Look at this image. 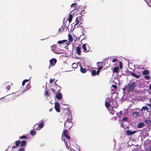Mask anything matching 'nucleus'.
Returning a JSON list of instances; mask_svg holds the SVG:
<instances>
[{
	"mask_svg": "<svg viewBox=\"0 0 151 151\" xmlns=\"http://www.w3.org/2000/svg\"><path fill=\"white\" fill-rule=\"evenodd\" d=\"M137 84L136 82L130 81V82L129 83L128 85L129 89L130 91L132 92L134 91L135 89V88Z\"/></svg>",
	"mask_w": 151,
	"mask_h": 151,
	"instance_id": "1",
	"label": "nucleus"
},
{
	"mask_svg": "<svg viewBox=\"0 0 151 151\" xmlns=\"http://www.w3.org/2000/svg\"><path fill=\"white\" fill-rule=\"evenodd\" d=\"M51 49L56 54H60L61 53L60 49L56 47L55 45H53L51 46Z\"/></svg>",
	"mask_w": 151,
	"mask_h": 151,
	"instance_id": "2",
	"label": "nucleus"
},
{
	"mask_svg": "<svg viewBox=\"0 0 151 151\" xmlns=\"http://www.w3.org/2000/svg\"><path fill=\"white\" fill-rule=\"evenodd\" d=\"M82 48L83 51L85 52H87L90 49L88 45L87 44H84L82 46Z\"/></svg>",
	"mask_w": 151,
	"mask_h": 151,
	"instance_id": "3",
	"label": "nucleus"
},
{
	"mask_svg": "<svg viewBox=\"0 0 151 151\" xmlns=\"http://www.w3.org/2000/svg\"><path fill=\"white\" fill-rule=\"evenodd\" d=\"M50 65H49V68L50 69L51 67L54 66L57 62V60L55 58H52L50 60Z\"/></svg>",
	"mask_w": 151,
	"mask_h": 151,
	"instance_id": "4",
	"label": "nucleus"
},
{
	"mask_svg": "<svg viewBox=\"0 0 151 151\" xmlns=\"http://www.w3.org/2000/svg\"><path fill=\"white\" fill-rule=\"evenodd\" d=\"M64 127L67 129H70L71 127V123L67 120L64 124Z\"/></svg>",
	"mask_w": 151,
	"mask_h": 151,
	"instance_id": "5",
	"label": "nucleus"
},
{
	"mask_svg": "<svg viewBox=\"0 0 151 151\" xmlns=\"http://www.w3.org/2000/svg\"><path fill=\"white\" fill-rule=\"evenodd\" d=\"M55 108L56 111L58 112H60V110L59 107H60V105L59 103L58 102H55Z\"/></svg>",
	"mask_w": 151,
	"mask_h": 151,
	"instance_id": "6",
	"label": "nucleus"
},
{
	"mask_svg": "<svg viewBox=\"0 0 151 151\" xmlns=\"http://www.w3.org/2000/svg\"><path fill=\"white\" fill-rule=\"evenodd\" d=\"M82 18L81 16L78 17L76 18L75 22L76 23L74 25V26H75L79 23V21Z\"/></svg>",
	"mask_w": 151,
	"mask_h": 151,
	"instance_id": "7",
	"label": "nucleus"
},
{
	"mask_svg": "<svg viewBox=\"0 0 151 151\" xmlns=\"http://www.w3.org/2000/svg\"><path fill=\"white\" fill-rule=\"evenodd\" d=\"M136 132V131H131L129 130H127L126 131V134L128 135H131L133 134Z\"/></svg>",
	"mask_w": 151,
	"mask_h": 151,
	"instance_id": "8",
	"label": "nucleus"
},
{
	"mask_svg": "<svg viewBox=\"0 0 151 151\" xmlns=\"http://www.w3.org/2000/svg\"><path fill=\"white\" fill-rule=\"evenodd\" d=\"M128 71L129 73H131V75L136 78H138L140 77V76L139 75H137L134 73L132 72L131 71Z\"/></svg>",
	"mask_w": 151,
	"mask_h": 151,
	"instance_id": "9",
	"label": "nucleus"
},
{
	"mask_svg": "<svg viewBox=\"0 0 151 151\" xmlns=\"http://www.w3.org/2000/svg\"><path fill=\"white\" fill-rule=\"evenodd\" d=\"M70 6L71 7H74L75 9H78V7H81V9L82 8V7L81 6H79V7H78V6H77V4L76 3H73Z\"/></svg>",
	"mask_w": 151,
	"mask_h": 151,
	"instance_id": "10",
	"label": "nucleus"
},
{
	"mask_svg": "<svg viewBox=\"0 0 151 151\" xmlns=\"http://www.w3.org/2000/svg\"><path fill=\"white\" fill-rule=\"evenodd\" d=\"M132 115L135 117H137L139 116H140V114L139 112H137L136 111L132 113Z\"/></svg>",
	"mask_w": 151,
	"mask_h": 151,
	"instance_id": "11",
	"label": "nucleus"
},
{
	"mask_svg": "<svg viewBox=\"0 0 151 151\" xmlns=\"http://www.w3.org/2000/svg\"><path fill=\"white\" fill-rule=\"evenodd\" d=\"M21 142L19 141H17L15 142V145L16 146H14L12 147V148H16L17 147V146H19L20 143Z\"/></svg>",
	"mask_w": 151,
	"mask_h": 151,
	"instance_id": "12",
	"label": "nucleus"
},
{
	"mask_svg": "<svg viewBox=\"0 0 151 151\" xmlns=\"http://www.w3.org/2000/svg\"><path fill=\"white\" fill-rule=\"evenodd\" d=\"M76 53L77 55H81V48L79 47H78L76 48Z\"/></svg>",
	"mask_w": 151,
	"mask_h": 151,
	"instance_id": "13",
	"label": "nucleus"
},
{
	"mask_svg": "<svg viewBox=\"0 0 151 151\" xmlns=\"http://www.w3.org/2000/svg\"><path fill=\"white\" fill-rule=\"evenodd\" d=\"M145 124L143 122H141L139 123L137 126V127L139 128H141L144 126Z\"/></svg>",
	"mask_w": 151,
	"mask_h": 151,
	"instance_id": "14",
	"label": "nucleus"
},
{
	"mask_svg": "<svg viewBox=\"0 0 151 151\" xmlns=\"http://www.w3.org/2000/svg\"><path fill=\"white\" fill-rule=\"evenodd\" d=\"M56 97L57 99H60L62 98V94L61 93H58L56 94Z\"/></svg>",
	"mask_w": 151,
	"mask_h": 151,
	"instance_id": "15",
	"label": "nucleus"
},
{
	"mask_svg": "<svg viewBox=\"0 0 151 151\" xmlns=\"http://www.w3.org/2000/svg\"><path fill=\"white\" fill-rule=\"evenodd\" d=\"M80 71L82 73H85L86 72V70L85 68H83L81 65H80Z\"/></svg>",
	"mask_w": 151,
	"mask_h": 151,
	"instance_id": "16",
	"label": "nucleus"
},
{
	"mask_svg": "<svg viewBox=\"0 0 151 151\" xmlns=\"http://www.w3.org/2000/svg\"><path fill=\"white\" fill-rule=\"evenodd\" d=\"M119 68L118 67H115L113 69V73H118V71L119 70Z\"/></svg>",
	"mask_w": 151,
	"mask_h": 151,
	"instance_id": "17",
	"label": "nucleus"
},
{
	"mask_svg": "<svg viewBox=\"0 0 151 151\" xmlns=\"http://www.w3.org/2000/svg\"><path fill=\"white\" fill-rule=\"evenodd\" d=\"M68 38L69 42H71L73 41V38L72 36L70 34H68Z\"/></svg>",
	"mask_w": 151,
	"mask_h": 151,
	"instance_id": "18",
	"label": "nucleus"
},
{
	"mask_svg": "<svg viewBox=\"0 0 151 151\" xmlns=\"http://www.w3.org/2000/svg\"><path fill=\"white\" fill-rule=\"evenodd\" d=\"M33 129L35 130H39L40 129H39L37 124H35L33 126Z\"/></svg>",
	"mask_w": 151,
	"mask_h": 151,
	"instance_id": "19",
	"label": "nucleus"
},
{
	"mask_svg": "<svg viewBox=\"0 0 151 151\" xmlns=\"http://www.w3.org/2000/svg\"><path fill=\"white\" fill-rule=\"evenodd\" d=\"M145 123L146 124H147L149 126L151 125V121L148 119L145 120Z\"/></svg>",
	"mask_w": 151,
	"mask_h": 151,
	"instance_id": "20",
	"label": "nucleus"
},
{
	"mask_svg": "<svg viewBox=\"0 0 151 151\" xmlns=\"http://www.w3.org/2000/svg\"><path fill=\"white\" fill-rule=\"evenodd\" d=\"M78 66V65L76 63H73L72 65V67L73 68H76Z\"/></svg>",
	"mask_w": 151,
	"mask_h": 151,
	"instance_id": "21",
	"label": "nucleus"
},
{
	"mask_svg": "<svg viewBox=\"0 0 151 151\" xmlns=\"http://www.w3.org/2000/svg\"><path fill=\"white\" fill-rule=\"evenodd\" d=\"M149 71L148 70H145L143 72L142 74L143 75H146L149 74Z\"/></svg>",
	"mask_w": 151,
	"mask_h": 151,
	"instance_id": "22",
	"label": "nucleus"
},
{
	"mask_svg": "<svg viewBox=\"0 0 151 151\" xmlns=\"http://www.w3.org/2000/svg\"><path fill=\"white\" fill-rule=\"evenodd\" d=\"M21 143V147L24 146L26 144V142L25 140L22 141Z\"/></svg>",
	"mask_w": 151,
	"mask_h": 151,
	"instance_id": "23",
	"label": "nucleus"
},
{
	"mask_svg": "<svg viewBox=\"0 0 151 151\" xmlns=\"http://www.w3.org/2000/svg\"><path fill=\"white\" fill-rule=\"evenodd\" d=\"M73 19V17L71 14L69 15V18L68 19L69 22L70 23L72 21Z\"/></svg>",
	"mask_w": 151,
	"mask_h": 151,
	"instance_id": "24",
	"label": "nucleus"
},
{
	"mask_svg": "<svg viewBox=\"0 0 151 151\" xmlns=\"http://www.w3.org/2000/svg\"><path fill=\"white\" fill-rule=\"evenodd\" d=\"M91 74L92 76H94L97 75L96 70H92L91 72Z\"/></svg>",
	"mask_w": 151,
	"mask_h": 151,
	"instance_id": "25",
	"label": "nucleus"
},
{
	"mask_svg": "<svg viewBox=\"0 0 151 151\" xmlns=\"http://www.w3.org/2000/svg\"><path fill=\"white\" fill-rule=\"evenodd\" d=\"M44 124L43 123H41L38 124V128L39 129H40L42 128Z\"/></svg>",
	"mask_w": 151,
	"mask_h": 151,
	"instance_id": "26",
	"label": "nucleus"
},
{
	"mask_svg": "<svg viewBox=\"0 0 151 151\" xmlns=\"http://www.w3.org/2000/svg\"><path fill=\"white\" fill-rule=\"evenodd\" d=\"M67 40H63L62 41H59L58 42V43L59 44H62L63 43L66 42Z\"/></svg>",
	"mask_w": 151,
	"mask_h": 151,
	"instance_id": "27",
	"label": "nucleus"
},
{
	"mask_svg": "<svg viewBox=\"0 0 151 151\" xmlns=\"http://www.w3.org/2000/svg\"><path fill=\"white\" fill-rule=\"evenodd\" d=\"M30 133L32 135H35L36 134V132L34 130H31Z\"/></svg>",
	"mask_w": 151,
	"mask_h": 151,
	"instance_id": "28",
	"label": "nucleus"
},
{
	"mask_svg": "<svg viewBox=\"0 0 151 151\" xmlns=\"http://www.w3.org/2000/svg\"><path fill=\"white\" fill-rule=\"evenodd\" d=\"M31 86L30 84L29 83H28L26 86V88L27 89H29L30 88Z\"/></svg>",
	"mask_w": 151,
	"mask_h": 151,
	"instance_id": "29",
	"label": "nucleus"
},
{
	"mask_svg": "<svg viewBox=\"0 0 151 151\" xmlns=\"http://www.w3.org/2000/svg\"><path fill=\"white\" fill-rule=\"evenodd\" d=\"M105 105L106 107L107 108H108L109 107V106H110V104L109 103V102H105Z\"/></svg>",
	"mask_w": 151,
	"mask_h": 151,
	"instance_id": "30",
	"label": "nucleus"
},
{
	"mask_svg": "<svg viewBox=\"0 0 151 151\" xmlns=\"http://www.w3.org/2000/svg\"><path fill=\"white\" fill-rule=\"evenodd\" d=\"M148 107L147 106H143L142 108V110L143 111L145 110H148Z\"/></svg>",
	"mask_w": 151,
	"mask_h": 151,
	"instance_id": "31",
	"label": "nucleus"
},
{
	"mask_svg": "<svg viewBox=\"0 0 151 151\" xmlns=\"http://www.w3.org/2000/svg\"><path fill=\"white\" fill-rule=\"evenodd\" d=\"M64 135L65 137L67 139H70V136H68V135L67 134H64Z\"/></svg>",
	"mask_w": 151,
	"mask_h": 151,
	"instance_id": "32",
	"label": "nucleus"
},
{
	"mask_svg": "<svg viewBox=\"0 0 151 151\" xmlns=\"http://www.w3.org/2000/svg\"><path fill=\"white\" fill-rule=\"evenodd\" d=\"M111 100V99L107 97V98L105 100V102H109L110 100Z\"/></svg>",
	"mask_w": 151,
	"mask_h": 151,
	"instance_id": "33",
	"label": "nucleus"
},
{
	"mask_svg": "<svg viewBox=\"0 0 151 151\" xmlns=\"http://www.w3.org/2000/svg\"><path fill=\"white\" fill-rule=\"evenodd\" d=\"M27 138L26 136H25V135H23L22 136V137H19V138L21 139H26Z\"/></svg>",
	"mask_w": 151,
	"mask_h": 151,
	"instance_id": "34",
	"label": "nucleus"
},
{
	"mask_svg": "<svg viewBox=\"0 0 151 151\" xmlns=\"http://www.w3.org/2000/svg\"><path fill=\"white\" fill-rule=\"evenodd\" d=\"M17 151H24V147H20Z\"/></svg>",
	"mask_w": 151,
	"mask_h": 151,
	"instance_id": "35",
	"label": "nucleus"
},
{
	"mask_svg": "<svg viewBox=\"0 0 151 151\" xmlns=\"http://www.w3.org/2000/svg\"><path fill=\"white\" fill-rule=\"evenodd\" d=\"M10 88H11V87H10V86L8 85V86H7L6 87V89L7 91L10 90Z\"/></svg>",
	"mask_w": 151,
	"mask_h": 151,
	"instance_id": "36",
	"label": "nucleus"
},
{
	"mask_svg": "<svg viewBox=\"0 0 151 151\" xmlns=\"http://www.w3.org/2000/svg\"><path fill=\"white\" fill-rule=\"evenodd\" d=\"M119 67L121 69H122V64L121 62L120 61L119 63Z\"/></svg>",
	"mask_w": 151,
	"mask_h": 151,
	"instance_id": "37",
	"label": "nucleus"
},
{
	"mask_svg": "<svg viewBox=\"0 0 151 151\" xmlns=\"http://www.w3.org/2000/svg\"><path fill=\"white\" fill-rule=\"evenodd\" d=\"M68 132V130L66 129H64L63 132V134H66V133H67Z\"/></svg>",
	"mask_w": 151,
	"mask_h": 151,
	"instance_id": "38",
	"label": "nucleus"
},
{
	"mask_svg": "<svg viewBox=\"0 0 151 151\" xmlns=\"http://www.w3.org/2000/svg\"><path fill=\"white\" fill-rule=\"evenodd\" d=\"M145 79H146L147 80H149L150 78V76H147V75L145 76Z\"/></svg>",
	"mask_w": 151,
	"mask_h": 151,
	"instance_id": "39",
	"label": "nucleus"
},
{
	"mask_svg": "<svg viewBox=\"0 0 151 151\" xmlns=\"http://www.w3.org/2000/svg\"><path fill=\"white\" fill-rule=\"evenodd\" d=\"M55 80V78H54L53 79H50V83H52Z\"/></svg>",
	"mask_w": 151,
	"mask_h": 151,
	"instance_id": "40",
	"label": "nucleus"
},
{
	"mask_svg": "<svg viewBox=\"0 0 151 151\" xmlns=\"http://www.w3.org/2000/svg\"><path fill=\"white\" fill-rule=\"evenodd\" d=\"M84 9H83V10L81 11L80 13V14L82 15V14L84 13Z\"/></svg>",
	"mask_w": 151,
	"mask_h": 151,
	"instance_id": "41",
	"label": "nucleus"
},
{
	"mask_svg": "<svg viewBox=\"0 0 151 151\" xmlns=\"http://www.w3.org/2000/svg\"><path fill=\"white\" fill-rule=\"evenodd\" d=\"M116 60H117V59L115 58H114L112 60V62L114 63V62H116Z\"/></svg>",
	"mask_w": 151,
	"mask_h": 151,
	"instance_id": "42",
	"label": "nucleus"
},
{
	"mask_svg": "<svg viewBox=\"0 0 151 151\" xmlns=\"http://www.w3.org/2000/svg\"><path fill=\"white\" fill-rule=\"evenodd\" d=\"M103 67L102 66H100L98 67V69L100 70Z\"/></svg>",
	"mask_w": 151,
	"mask_h": 151,
	"instance_id": "43",
	"label": "nucleus"
},
{
	"mask_svg": "<svg viewBox=\"0 0 151 151\" xmlns=\"http://www.w3.org/2000/svg\"><path fill=\"white\" fill-rule=\"evenodd\" d=\"M45 91V94H46V95L47 96H49V94L48 92V91L46 90V91Z\"/></svg>",
	"mask_w": 151,
	"mask_h": 151,
	"instance_id": "44",
	"label": "nucleus"
},
{
	"mask_svg": "<svg viewBox=\"0 0 151 151\" xmlns=\"http://www.w3.org/2000/svg\"><path fill=\"white\" fill-rule=\"evenodd\" d=\"M112 87L113 88H114L115 89H116V88H117V86H116V85H112Z\"/></svg>",
	"mask_w": 151,
	"mask_h": 151,
	"instance_id": "45",
	"label": "nucleus"
},
{
	"mask_svg": "<svg viewBox=\"0 0 151 151\" xmlns=\"http://www.w3.org/2000/svg\"><path fill=\"white\" fill-rule=\"evenodd\" d=\"M127 117L124 118L122 120L123 121H127Z\"/></svg>",
	"mask_w": 151,
	"mask_h": 151,
	"instance_id": "46",
	"label": "nucleus"
},
{
	"mask_svg": "<svg viewBox=\"0 0 151 151\" xmlns=\"http://www.w3.org/2000/svg\"><path fill=\"white\" fill-rule=\"evenodd\" d=\"M29 81V79H25L24 80V81L25 82H28Z\"/></svg>",
	"mask_w": 151,
	"mask_h": 151,
	"instance_id": "47",
	"label": "nucleus"
},
{
	"mask_svg": "<svg viewBox=\"0 0 151 151\" xmlns=\"http://www.w3.org/2000/svg\"><path fill=\"white\" fill-rule=\"evenodd\" d=\"M50 90H51L53 92V93H54V94H55V90L53 88H51V89H50Z\"/></svg>",
	"mask_w": 151,
	"mask_h": 151,
	"instance_id": "48",
	"label": "nucleus"
},
{
	"mask_svg": "<svg viewBox=\"0 0 151 151\" xmlns=\"http://www.w3.org/2000/svg\"><path fill=\"white\" fill-rule=\"evenodd\" d=\"M100 70H97V71L96 72V73L97 75H98L99 74V72H100Z\"/></svg>",
	"mask_w": 151,
	"mask_h": 151,
	"instance_id": "49",
	"label": "nucleus"
},
{
	"mask_svg": "<svg viewBox=\"0 0 151 151\" xmlns=\"http://www.w3.org/2000/svg\"><path fill=\"white\" fill-rule=\"evenodd\" d=\"M25 82L24 81L22 82V85L24 86L25 84Z\"/></svg>",
	"mask_w": 151,
	"mask_h": 151,
	"instance_id": "50",
	"label": "nucleus"
},
{
	"mask_svg": "<svg viewBox=\"0 0 151 151\" xmlns=\"http://www.w3.org/2000/svg\"><path fill=\"white\" fill-rule=\"evenodd\" d=\"M99 64L100 65H101L102 64V62H98L97 63V65H98V64Z\"/></svg>",
	"mask_w": 151,
	"mask_h": 151,
	"instance_id": "51",
	"label": "nucleus"
},
{
	"mask_svg": "<svg viewBox=\"0 0 151 151\" xmlns=\"http://www.w3.org/2000/svg\"><path fill=\"white\" fill-rule=\"evenodd\" d=\"M149 88L150 90H151V84L149 85Z\"/></svg>",
	"mask_w": 151,
	"mask_h": 151,
	"instance_id": "52",
	"label": "nucleus"
},
{
	"mask_svg": "<svg viewBox=\"0 0 151 151\" xmlns=\"http://www.w3.org/2000/svg\"><path fill=\"white\" fill-rule=\"evenodd\" d=\"M128 71H129V70H127V74H128V75H130V74H131V73H129Z\"/></svg>",
	"mask_w": 151,
	"mask_h": 151,
	"instance_id": "53",
	"label": "nucleus"
},
{
	"mask_svg": "<svg viewBox=\"0 0 151 151\" xmlns=\"http://www.w3.org/2000/svg\"><path fill=\"white\" fill-rule=\"evenodd\" d=\"M80 0H74V2H77L78 1H79Z\"/></svg>",
	"mask_w": 151,
	"mask_h": 151,
	"instance_id": "54",
	"label": "nucleus"
},
{
	"mask_svg": "<svg viewBox=\"0 0 151 151\" xmlns=\"http://www.w3.org/2000/svg\"><path fill=\"white\" fill-rule=\"evenodd\" d=\"M119 113L121 114H122V111H120L119 112Z\"/></svg>",
	"mask_w": 151,
	"mask_h": 151,
	"instance_id": "55",
	"label": "nucleus"
},
{
	"mask_svg": "<svg viewBox=\"0 0 151 151\" xmlns=\"http://www.w3.org/2000/svg\"><path fill=\"white\" fill-rule=\"evenodd\" d=\"M56 86H57L59 87L60 88H61V87H60L59 85H57V84H56Z\"/></svg>",
	"mask_w": 151,
	"mask_h": 151,
	"instance_id": "56",
	"label": "nucleus"
},
{
	"mask_svg": "<svg viewBox=\"0 0 151 151\" xmlns=\"http://www.w3.org/2000/svg\"><path fill=\"white\" fill-rule=\"evenodd\" d=\"M58 31H61V32L62 31H61V30H60V29H59Z\"/></svg>",
	"mask_w": 151,
	"mask_h": 151,
	"instance_id": "57",
	"label": "nucleus"
},
{
	"mask_svg": "<svg viewBox=\"0 0 151 151\" xmlns=\"http://www.w3.org/2000/svg\"><path fill=\"white\" fill-rule=\"evenodd\" d=\"M52 109L51 108V109H50L49 110V111H51L52 110Z\"/></svg>",
	"mask_w": 151,
	"mask_h": 151,
	"instance_id": "58",
	"label": "nucleus"
},
{
	"mask_svg": "<svg viewBox=\"0 0 151 151\" xmlns=\"http://www.w3.org/2000/svg\"><path fill=\"white\" fill-rule=\"evenodd\" d=\"M150 151H151V147L150 148Z\"/></svg>",
	"mask_w": 151,
	"mask_h": 151,
	"instance_id": "59",
	"label": "nucleus"
},
{
	"mask_svg": "<svg viewBox=\"0 0 151 151\" xmlns=\"http://www.w3.org/2000/svg\"><path fill=\"white\" fill-rule=\"evenodd\" d=\"M121 125H122V127H123V124H121Z\"/></svg>",
	"mask_w": 151,
	"mask_h": 151,
	"instance_id": "60",
	"label": "nucleus"
},
{
	"mask_svg": "<svg viewBox=\"0 0 151 151\" xmlns=\"http://www.w3.org/2000/svg\"><path fill=\"white\" fill-rule=\"evenodd\" d=\"M60 89L59 90V91H60Z\"/></svg>",
	"mask_w": 151,
	"mask_h": 151,
	"instance_id": "61",
	"label": "nucleus"
}]
</instances>
